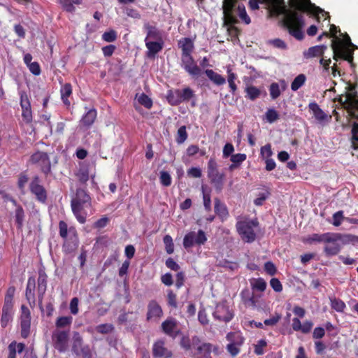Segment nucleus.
Listing matches in <instances>:
<instances>
[{
  "label": "nucleus",
  "instance_id": "f257e3e1",
  "mask_svg": "<svg viewBox=\"0 0 358 358\" xmlns=\"http://www.w3.org/2000/svg\"><path fill=\"white\" fill-rule=\"evenodd\" d=\"M271 8L273 13L276 15H284L282 21V26L288 30L289 34L296 39L301 41L304 38L302 31L305 26L304 17L301 13H308L314 15L320 13L327 14L320 8L310 2V0H289L290 8H287L284 0H263ZM259 0H250L249 6L251 10L259 9Z\"/></svg>",
  "mask_w": 358,
  "mask_h": 358
},
{
  "label": "nucleus",
  "instance_id": "f03ea898",
  "mask_svg": "<svg viewBox=\"0 0 358 358\" xmlns=\"http://www.w3.org/2000/svg\"><path fill=\"white\" fill-rule=\"evenodd\" d=\"M180 347L187 352L193 358H211L213 345L210 343H203L198 336L191 338L182 336L180 341Z\"/></svg>",
  "mask_w": 358,
  "mask_h": 358
},
{
  "label": "nucleus",
  "instance_id": "7ed1b4c3",
  "mask_svg": "<svg viewBox=\"0 0 358 358\" xmlns=\"http://www.w3.org/2000/svg\"><path fill=\"white\" fill-rule=\"evenodd\" d=\"M91 206L90 196L85 190L78 189L71 201V207L73 215L80 223L84 224L86 222L87 215L86 209L90 208Z\"/></svg>",
  "mask_w": 358,
  "mask_h": 358
},
{
  "label": "nucleus",
  "instance_id": "20e7f679",
  "mask_svg": "<svg viewBox=\"0 0 358 358\" xmlns=\"http://www.w3.org/2000/svg\"><path fill=\"white\" fill-rule=\"evenodd\" d=\"M345 42V44H343L340 39H338L337 41H332L331 46L334 51L333 58L336 61L338 59L347 60L352 66L353 52L349 47L354 45L352 43L350 38L348 34H346Z\"/></svg>",
  "mask_w": 358,
  "mask_h": 358
},
{
  "label": "nucleus",
  "instance_id": "39448f33",
  "mask_svg": "<svg viewBox=\"0 0 358 358\" xmlns=\"http://www.w3.org/2000/svg\"><path fill=\"white\" fill-rule=\"evenodd\" d=\"M259 222L255 220H245L237 222L236 230L242 239L247 243H252L256 239L255 228H257Z\"/></svg>",
  "mask_w": 358,
  "mask_h": 358
},
{
  "label": "nucleus",
  "instance_id": "423d86ee",
  "mask_svg": "<svg viewBox=\"0 0 358 358\" xmlns=\"http://www.w3.org/2000/svg\"><path fill=\"white\" fill-rule=\"evenodd\" d=\"M207 173L210 183L214 186L217 192H220L223 189L225 174L219 172L217 164L215 159H210L208 161Z\"/></svg>",
  "mask_w": 358,
  "mask_h": 358
},
{
  "label": "nucleus",
  "instance_id": "0eeeda50",
  "mask_svg": "<svg viewBox=\"0 0 358 358\" xmlns=\"http://www.w3.org/2000/svg\"><path fill=\"white\" fill-rule=\"evenodd\" d=\"M239 5L243 4L239 3L238 0H223L222 10L226 23L231 25L238 22L237 7Z\"/></svg>",
  "mask_w": 358,
  "mask_h": 358
},
{
  "label": "nucleus",
  "instance_id": "6e6552de",
  "mask_svg": "<svg viewBox=\"0 0 358 358\" xmlns=\"http://www.w3.org/2000/svg\"><path fill=\"white\" fill-rule=\"evenodd\" d=\"M207 241L206 233L199 229L197 232L190 231L183 238V246L185 249L190 248L194 245H202Z\"/></svg>",
  "mask_w": 358,
  "mask_h": 358
},
{
  "label": "nucleus",
  "instance_id": "1a4fd4ad",
  "mask_svg": "<svg viewBox=\"0 0 358 358\" xmlns=\"http://www.w3.org/2000/svg\"><path fill=\"white\" fill-rule=\"evenodd\" d=\"M52 345L60 352H64L68 349L69 331L55 329L52 335Z\"/></svg>",
  "mask_w": 358,
  "mask_h": 358
},
{
  "label": "nucleus",
  "instance_id": "9d476101",
  "mask_svg": "<svg viewBox=\"0 0 358 358\" xmlns=\"http://www.w3.org/2000/svg\"><path fill=\"white\" fill-rule=\"evenodd\" d=\"M181 66L192 77L198 78L202 73L191 55H181Z\"/></svg>",
  "mask_w": 358,
  "mask_h": 358
},
{
  "label": "nucleus",
  "instance_id": "9b49d317",
  "mask_svg": "<svg viewBox=\"0 0 358 358\" xmlns=\"http://www.w3.org/2000/svg\"><path fill=\"white\" fill-rule=\"evenodd\" d=\"M32 164H38L41 171L48 175L51 171V164L48 155L46 152L38 151L34 153L30 157Z\"/></svg>",
  "mask_w": 358,
  "mask_h": 358
},
{
  "label": "nucleus",
  "instance_id": "f8f14e48",
  "mask_svg": "<svg viewBox=\"0 0 358 358\" xmlns=\"http://www.w3.org/2000/svg\"><path fill=\"white\" fill-rule=\"evenodd\" d=\"M72 350L78 356L83 358H90L91 350L87 345H84L83 338L78 332H75L73 336Z\"/></svg>",
  "mask_w": 358,
  "mask_h": 358
},
{
  "label": "nucleus",
  "instance_id": "ddd939ff",
  "mask_svg": "<svg viewBox=\"0 0 358 358\" xmlns=\"http://www.w3.org/2000/svg\"><path fill=\"white\" fill-rule=\"evenodd\" d=\"M213 316L216 320L227 323L231 320L234 313L225 303H220L216 306Z\"/></svg>",
  "mask_w": 358,
  "mask_h": 358
},
{
  "label": "nucleus",
  "instance_id": "4468645a",
  "mask_svg": "<svg viewBox=\"0 0 358 358\" xmlns=\"http://www.w3.org/2000/svg\"><path fill=\"white\" fill-rule=\"evenodd\" d=\"M64 243H63V250L66 253H71L78 246V238L77 231L73 227L69 228V235L67 238H63Z\"/></svg>",
  "mask_w": 358,
  "mask_h": 358
},
{
  "label": "nucleus",
  "instance_id": "2eb2a0df",
  "mask_svg": "<svg viewBox=\"0 0 358 358\" xmlns=\"http://www.w3.org/2000/svg\"><path fill=\"white\" fill-rule=\"evenodd\" d=\"M40 182L39 177L38 176H34L29 185V188L31 192L36 196L38 201L45 203L47 200V192Z\"/></svg>",
  "mask_w": 358,
  "mask_h": 358
},
{
  "label": "nucleus",
  "instance_id": "dca6fc26",
  "mask_svg": "<svg viewBox=\"0 0 358 358\" xmlns=\"http://www.w3.org/2000/svg\"><path fill=\"white\" fill-rule=\"evenodd\" d=\"M161 327L165 334L173 338L181 334V331L178 328V322L176 319L171 317L165 320L162 323Z\"/></svg>",
  "mask_w": 358,
  "mask_h": 358
},
{
  "label": "nucleus",
  "instance_id": "f3484780",
  "mask_svg": "<svg viewBox=\"0 0 358 358\" xmlns=\"http://www.w3.org/2000/svg\"><path fill=\"white\" fill-rule=\"evenodd\" d=\"M22 314L20 316L21 336L27 338L30 333L31 317L30 311L25 306L21 307Z\"/></svg>",
  "mask_w": 358,
  "mask_h": 358
},
{
  "label": "nucleus",
  "instance_id": "a211bd4d",
  "mask_svg": "<svg viewBox=\"0 0 358 358\" xmlns=\"http://www.w3.org/2000/svg\"><path fill=\"white\" fill-rule=\"evenodd\" d=\"M20 106L22 108V117L26 123L32 121V111L31 103L27 94L24 92H20Z\"/></svg>",
  "mask_w": 358,
  "mask_h": 358
},
{
  "label": "nucleus",
  "instance_id": "6ab92c4d",
  "mask_svg": "<svg viewBox=\"0 0 358 358\" xmlns=\"http://www.w3.org/2000/svg\"><path fill=\"white\" fill-rule=\"evenodd\" d=\"M152 356L155 358H171L172 352L165 346V341L159 339L155 341L152 345Z\"/></svg>",
  "mask_w": 358,
  "mask_h": 358
},
{
  "label": "nucleus",
  "instance_id": "aec40b11",
  "mask_svg": "<svg viewBox=\"0 0 358 358\" xmlns=\"http://www.w3.org/2000/svg\"><path fill=\"white\" fill-rule=\"evenodd\" d=\"M163 316V310L160 305L155 301L151 300L148 304L146 320H159Z\"/></svg>",
  "mask_w": 358,
  "mask_h": 358
},
{
  "label": "nucleus",
  "instance_id": "412c9836",
  "mask_svg": "<svg viewBox=\"0 0 358 358\" xmlns=\"http://www.w3.org/2000/svg\"><path fill=\"white\" fill-rule=\"evenodd\" d=\"M331 241H337L343 245L352 243L354 245H358V236L350 234H331Z\"/></svg>",
  "mask_w": 358,
  "mask_h": 358
},
{
  "label": "nucleus",
  "instance_id": "4be33fe9",
  "mask_svg": "<svg viewBox=\"0 0 358 358\" xmlns=\"http://www.w3.org/2000/svg\"><path fill=\"white\" fill-rule=\"evenodd\" d=\"M308 108L310 110L312 111L315 118L320 122L326 121L328 119H331V116L328 117V115L320 108L319 105L315 102L310 103Z\"/></svg>",
  "mask_w": 358,
  "mask_h": 358
},
{
  "label": "nucleus",
  "instance_id": "5701e85b",
  "mask_svg": "<svg viewBox=\"0 0 358 358\" xmlns=\"http://www.w3.org/2000/svg\"><path fill=\"white\" fill-rule=\"evenodd\" d=\"M145 46L148 48V51L147 52V56L148 57H154L157 53L160 52L163 48V41L161 40L160 42L158 41H147V38L145 39Z\"/></svg>",
  "mask_w": 358,
  "mask_h": 358
},
{
  "label": "nucleus",
  "instance_id": "b1692460",
  "mask_svg": "<svg viewBox=\"0 0 358 358\" xmlns=\"http://www.w3.org/2000/svg\"><path fill=\"white\" fill-rule=\"evenodd\" d=\"M215 213L222 221L225 220L229 216V212L226 205L221 202L218 198L214 199Z\"/></svg>",
  "mask_w": 358,
  "mask_h": 358
},
{
  "label": "nucleus",
  "instance_id": "393cba45",
  "mask_svg": "<svg viewBox=\"0 0 358 358\" xmlns=\"http://www.w3.org/2000/svg\"><path fill=\"white\" fill-rule=\"evenodd\" d=\"M327 49V46L326 45L313 46L303 52V56L307 59L322 56Z\"/></svg>",
  "mask_w": 358,
  "mask_h": 358
},
{
  "label": "nucleus",
  "instance_id": "a878e982",
  "mask_svg": "<svg viewBox=\"0 0 358 358\" xmlns=\"http://www.w3.org/2000/svg\"><path fill=\"white\" fill-rule=\"evenodd\" d=\"M13 306L3 305L1 318V325L3 328L7 327L13 320Z\"/></svg>",
  "mask_w": 358,
  "mask_h": 358
},
{
  "label": "nucleus",
  "instance_id": "bb28decb",
  "mask_svg": "<svg viewBox=\"0 0 358 358\" xmlns=\"http://www.w3.org/2000/svg\"><path fill=\"white\" fill-rule=\"evenodd\" d=\"M178 46L182 50V55H191L194 49V44L189 38H183L178 41Z\"/></svg>",
  "mask_w": 358,
  "mask_h": 358
},
{
  "label": "nucleus",
  "instance_id": "cd10ccee",
  "mask_svg": "<svg viewBox=\"0 0 358 358\" xmlns=\"http://www.w3.org/2000/svg\"><path fill=\"white\" fill-rule=\"evenodd\" d=\"M327 244L324 247V252L329 256H333L337 255L341 249V245L337 241H326Z\"/></svg>",
  "mask_w": 358,
  "mask_h": 358
},
{
  "label": "nucleus",
  "instance_id": "c85d7f7f",
  "mask_svg": "<svg viewBox=\"0 0 358 358\" xmlns=\"http://www.w3.org/2000/svg\"><path fill=\"white\" fill-rule=\"evenodd\" d=\"M166 100L171 106H177L181 103L180 90H169L166 94Z\"/></svg>",
  "mask_w": 358,
  "mask_h": 358
},
{
  "label": "nucleus",
  "instance_id": "c756f323",
  "mask_svg": "<svg viewBox=\"0 0 358 358\" xmlns=\"http://www.w3.org/2000/svg\"><path fill=\"white\" fill-rule=\"evenodd\" d=\"M204 73L207 76V77L209 78L210 80H211L214 84L217 85H222L226 83V80L224 77H222L221 75L218 74L217 73L215 72L212 69H206Z\"/></svg>",
  "mask_w": 358,
  "mask_h": 358
},
{
  "label": "nucleus",
  "instance_id": "7c9ffc66",
  "mask_svg": "<svg viewBox=\"0 0 358 358\" xmlns=\"http://www.w3.org/2000/svg\"><path fill=\"white\" fill-rule=\"evenodd\" d=\"M96 117V110L95 109H90L83 115L80 122L83 126L89 127L94 122Z\"/></svg>",
  "mask_w": 358,
  "mask_h": 358
},
{
  "label": "nucleus",
  "instance_id": "2f4dec72",
  "mask_svg": "<svg viewBox=\"0 0 358 358\" xmlns=\"http://www.w3.org/2000/svg\"><path fill=\"white\" fill-rule=\"evenodd\" d=\"M226 338L229 343L234 344L235 345L241 346L244 342V338L239 332H230L227 334Z\"/></svg>",
  "mask_w": 358,
  "mask_h": 358
},
{
  "label": "nucleus",
  "instance_id": "473e14b6",
  "mask_svg": "<svg viewBox=\"0 0 358 358\" xmlns=\"http://www.w3.org/2000/svg\"><path fill=\"white\" fill-rule=\"evenodd\" d=\"M60 92H61V97H62V99L64 103L66 106H69L70 101L68 99V98L72 93V87H71V84H69V83L64 84L62 87Z\"/></svg>",
  "mask_w": 358,
  "mask_h": 358
},
{
  "label": "nucleus",
  "instance_id": "72a5a7b5",
  "mask_svg": "<svg viewBox=\"0 0 358 358\" xmlns=\"http://www.w3.org/2000/svg\"><path fill=\"white\" fill-rule=\"evenodd\" d=\"M144 27L147 30V36L145 38H147V41H148V38L162 40L161 34L155 27L151 26L149 24H145Z\"/></svg>",
  "mask_w": 358,
  "mask_h": 358
},
{
  "label": "nucleus",
  "instance_id": "f704fd0d",
  "mask_svg": "<svg viewBox=\"0 0 358 358\" xmlns=\"http://www.w3.org/2000/svg\"><path fill=\"white\" fill-rule=\"evenodd\" d=\"M72 322L73 317L71 316L59 317L55 322V326L57 328V329L69 327Z\"/></svg>",
  "mask_w": 358,
  "mask_h": 358
},
{
  "label": "nucleus",
  "instance_id": "c9c22d12",
  "mask_svg": "<svg viewBox=\"0 0 358 358\" xmlns=\"http://www.w3.org/2000/svg\"><path fill=\"white\" fill-rule=\"evenodd\" d=\"M63 8L67 12H73L75 10L73 4L79 5L82 0H58Z\"/></svg>",
  "mask_w": 358,
  "mask_h": 358
},
{
  "label": "nucleus",
  "instance_id": "e433bc0d",
  "mask_svg": "<svg viewBox=\"0 0 358 358\" xmlns=\"http://www.w3.org/2000/svg\"><path fill=\"white\" fill-rule=\"evenodd\" d=\"M306 80V76L301 73L298 75L291 83V89L292 91H297L301 87H302Z\"/></svg>",
  "mask_w": 358,
  "mask_h": 358
},
{
  "label": "nucleus",
  "instance_id": "4c0bfd02",
  "mask_svg": "<svg viewBox=\"0 0 358 358\" xmlns=\"http://www.w3.org/2000/svg\"><path fill=\"white\" fill-rule=\"evenodd\" d=\"M196 95L194 90L187 87L180 90V99L182 102H187L192 99L195 98Z\"/></svg>",
  "mask_w": 358,
  "mask_h": 358
},
{
  "label": "nucleus",
  "instance_id": "58836bf2",
  "mask_svg": "<svg viewBox=\"0 0 358 358\" xmlns=\"http://www.w3.org/2000/svg\"><path fill=\"white\" fill-rule=\"evenodd\" d=\"M238 15L240 20L245 24H249L251 22L250 16L247 14L245 7L244 5H239L237 7Z\"/></svg>",
  "mask_w": 358,
  "mask_h": 358
},
{
  "label": "nucleus",
  "instance_id": "ea45409f",
  "mask_svg": "<svg viewBox=\"0 0 358 358\" xmlns=\"http://www.w3.org/2000/svg\"><path fill=\"white\" fill-rule=\"evenodd\" d=\"M354 117L358 119V115H356L355 114L352 115ZM352 137L351 142L352 144V147L355 150L358 149V146L356 145V143L358 142V123L354 122L352 128Z\"/></svg>",
  "mask_w": 358,
  "mask_h": 358
},
{
  "label": "nucleus",
  "instance_id": "a19ab883",
  "mask_svg": "<svg viewBox=\"0 0 358 358\" xmlns=\"http://www.w3.org/2000/svg\"><path fill=\"white\" fill-rule=\"evenodd\" d=\"M266 43L275 48L285 50L288 48L287 44L280 38H274L267 41Z\"/></svg>",
  "mask_w": 358,
  "mask_h": 358
},
{
  "label": "nucleus",
  "instance_id": "79ce46f5",
  "mask_svg": "<svg viewBox=\"0 0 358 358\" xmlns=\"http://www.w3.org/2000/svg\"><path fill=\"white\" fill-rule=\"evenodd\" d=\"M245 92L247 94L246 97H248L250 100L256 99L260 96L261 94V91L258 88L252 85L248 86L245 88Z\"/></svg>",
  "mask_w": 358,
  "mask_h": 358
},
{
  "label": "nucleus",
  "instance_id": "37998d69",
  "mask_svg": "<svg viewBox=\"0 0 358 358\" xmlns=\"http://www.w3.org/2000/svg\"><path fill=\"white\" fill-rule=\"evenodd\" d=\"M15 222L17 224V228L21 229L23 225L24 218V212L21 206H17L15 210Z\"/></svg>",
  "mask_w": 358,
  "mask_h": 358
},
{
  "label": "nucleus",
  "instance_id": "c03bdc74",
  "mask_svg": "<svg viewBox=\"0 0 358 358\" xmlns=\"http://www.w3.org/2000/svg\"><path fill=\"white\" fill-rule=\"evenodd\" d=\"M35 287V280L32 278L28 279L27 287H26V297L29 301L34 299V289Z\"/></svg>",
  "mask_w": 358,
  "mask_h": 358
},
{
  "label": "nucleus",
  "instance_id": "a18cd8bd",
  "mask_svg": "<svg viewBox=\"0 0 358 358\" xmlns=\"http://www.w3.org/2000/svg\"><path fill=\"white\" fill-rule=\"evenodd\" d=\"M330 301L331 308L337 312H343L346 307L345 303L339 299L330 298Z\"/></svg>",
  "mask_w": 358,
  "mask_h": 358
},
{
  "label": "nucleus",
  "instance_id": "49530a36",
  "mask_svg": "<svg viewBox=\"0 0 358 358\" xmlns=\"http://www.w3.org/2000/svg\"><path fill=\"white\" fill-rule=\"evenodd\" d=\"M138 101L141 105L143 106L148 109H150L152 106V99L144 93L141 94L138 96Z\"/></svg>",
  "mask_w": 358,
  "mask_h": 358
},
{
  "label": "nucleus",
  "instance_id": "de8ad7c7",
  "mask_svg": "<svg viewBox=\"0 0 358 358\" xmlns=\"http://www.w3.org/2000/svg\"><path fill=\"white\" fill-rule=\"evenodd\" d=\"M187 138V133L186 131V127L182 126L180 127L178 131L176 141L178 144L183 143Z\"/></svg>",
  "mask_w": 358,
  "mask_h": 358
},
{
  "label": "nucleus",
  "instance_id": "09e8293b",
  "mask_svg": "<svg viewBox=\"0 0 358 358\" xmlns=\"http://www.w3.org/2000/svg\"><path fill=\"white\" fill-rule=\"evenodd\" d=\"M165 245V249L168 254H172L174 251V245L172 237L170 235H166L163 238Z\"/></svg>",
  "mask_w": 358,
  "mask_h": 358
},
{
  "label": "nucleus",
  "instance_id": "8fccbe9b",
  "mask_svg": "<svg viewBox=\"0 0 358 358\" xmlns=\"http://www.w3.org/2000/svg\"><path fill=\"white\" fill-rule=\"evenodd\" d=\"M266 119L268 122L273 123L279 119V114L273 108H269L265 113Z\"/></svg>",
  "mask_w": 358,
  "mask_h": 358
},
{
  "label": "nucleus",
  "instance_id": "3c124183",
  "mask_svg": "<svg viewBox=\"0 0 358 358\" xmlns=\"http://www.w3.org/2000/svg\"><path fill=\"white\" fill-rule=\"evenodd\" d=\"M310 240L316 242H326L331 241V234L326 233L323 234H314L312 235Z\"/></svg>",
  "mask_w": 358,
  "mask_h": 358
},
{
  "label": "nucleus",
  "instance_id": "603ef678",
  "mask_svg": "<svg viewBox=\"0 0 358 358\" xmlns=\"http://www.w3.org/2000/svg\"><path fill=\"white\" fill-rule=\"evenodd\" d=\"M269 92L272 99H276L279 97L281 92L278 83H273L269 87Z\"/></svg>",
  "mask_w": 358,
  "mask_h": 358
},
{
  "label": "nucleus",
  "instance_id": "864d4df0",
  "mask_svg": "<svg viewBox=\"0 0 358 358\" xmlns=\"http://www.w3.org/2000/svg\"><path fill=\"white\" fill-rule=\"evenodd\" d=\"M167 304L173 308H178L177 296L172 290H169L167 293Z\"/></svg>",
  "mask_w": 358,
  "mask_h": 358
},
{
  "label": "nucleus",
  "instance_id": "5fc2aeb1",
  "mask_svg": "<svg viewBox=\"0 0 358 358\" xmlns=\"http://www.w3.org/2000/svg\"><path fill=\"white\" fill-rule=\"evenodd\" d=\"M159 180L161 184L165 187H169L171 185V177L167 171H162L160 172Z\"/></svg>",
  "mask_w": 358,
  "mask_h": 358
},
{
  "label": "nucleus",
  "instance_id": "6e6d98bb",
  "mask_svg": "<svg viewBox=\"0 0 358 358\" xmlns=\"http://www.w3.org/2000/svg\"><path fill=\"white\" fill-rule=\"evenodd\" d=\"M15 289L14 287H10L7 292H6V294L5 296V299H4V304L3 305H8V306H13V296H14V294H15Z\"/></svg>",
  "mask_w": 358,
  "mask_h": 358
},
{
  "label": "nucleus",
  "instance_id": "4d7b16f0",
  "mask_svg": "<svg viewBox=\"0 0 358 358\" xmlns=\"http://www.w3.org/2000/svg\"><path fill=\"white\" fill-rule=\"evenodd\" d=\"M201 189L203 192V200L204 208L206 211L210 212L211 210L210 195L209 193L205 192L203 186H202Z\"/></svg>",
  "mask_w": 358,
  "mask_h": 358
},
{
  "label": "nucleus",
  "instance_id": "13d9d810",
  "mask_svg": "<svg viewBox=\"0 0 358 358\" xmlns=\"http://www.w3.org/2000/svg\"><path fill=\"white\" fill-rule=\"evenodd\" d=\"M46 288H47V285H38L37 286L38 305L42 311L43 310V308L42 306V303H43V296L46 292Z\"/></svg>",
  "mask_w": 358,
  "mask_h": 358
},
{
  "label": "nucleus",
  "instance_id": "bf43d9fd",
  "mask_svg": "<svg viewBox=\"0 0 358 358\" xmlns=\"http://www.w3.org/2000/svg\"><path fill=\"white\" fill-rule=\"evenodd\" d=\"M252 289H257L260 292H264L266 287V283L262 278L255 280V282L252 284Z\"/></svg>",
  "mask_w": 358,
  "mask_h": 358
},
{
  "label": "nucleus",
  "instance_id": "052dcab7",
  "mask_svg": "<svg viewBox=\"0 0 358 358\" xmlns=\"http://www.w3.org/2000/svg\"><path fill=\"white\" fill-rule=\"evenodd\" d=\"M117 38V33L114 30L106 31L102 35V39L106 42H113Z\"/></svg>",
  "mask_w": 358,
  "mask_h": 358
},
{
  "label": "nucleus",
  "instance_id": "680f3d73",
  "mask_svg": "<svg viewBox=\"0 0 358 358\" xmlns=\"http://www.w3.org/2000/svg\"><path fill=\"white\" fill-rule=\"evenodd\" d=\"M266 346V341L261 339L255 345V353L257 355H262L264 354V348Z\"/></svg>",
  "mask_w": 358,
  "mask_h": 358
},
{
  "label": "nucleus",
  "instance_id": "e2e57ef3",
  "mask_svg": "<svg viewBox=\"0 0 358 358\" xmlns=\"http://www.w3.org/2000/svg\"><path fill=\"white\" fill-rule=\"evenodd\" d=\"M59 235L63 238H67L69 235V229H68L67 224L64 221L59 222Z\"/></svg>",
  "mask_w": 358,
  "mask_h": 358
},
{
  "label": "nucleus",
  "instance_id": "0e129e2a",
  "mask_svg": "<svg viewBox=\"0 0 358 358\" xmlns=\"http://www.w3.org/2000/svg\"><path fill=\"white\" fill-rule=\"evenodd\" d=\"M96 329L100 334H108L113 330V326L109 324H102L98 325Z\"/></svg>",
  "mask_w": 358,
  "mask_h": 358
},
{
  "label": "nucleus",
  "instance_id": "69168bd1",
  "mask_svg": "<svg viewBox=\"0 0 358 358\" xmlns=\"http://www.w3.org/2000/svg\"><path fill=\"white\" fill-rule=\"evenodd\" d=\"M76 176L82 183H85L89 180V173L85 169H80L76 173Z\"/></svg>",
  "mask_w": 358,
  "mask_h": 358
},
{
  "label": "nucleus",
  "instance_id": "338daca9",
  "mask_svg": "<svg viewBox=\"0 0 358 358\" xmlns=\"http://www.w3.org/2000/svg\"><path fill=\"white\" fill-rule=\"evenodd\" d=\"M246 159L245 154H235L231 156L230 160L238 166Z\"/></svg>",
  "mask_w": 358,
  "mask_h": 358
},
{
  "label": "nucleus",
  "instance_id": "774afa93",
  "mask_svg": "<svg viewBox=\"0 0 358 358\" xmlns=\"http://www.w3.org/2000/svg\"><path fill=\"white\" fill-rule=\"evenodd\" d=\"M270 193L268 191L259 193L258 197L254 200V203L256 206H262L264 201L268 197Z\"/></svg>",
  "mask_w": 358,
  "mask_h": 358
}]
</instances>
